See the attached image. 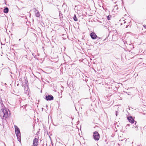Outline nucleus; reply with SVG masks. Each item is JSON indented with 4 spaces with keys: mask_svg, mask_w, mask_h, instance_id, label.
I'll return each mask as SVG.
<instances>
[{
    "mask_svg": "<svg viewBox=\"0 0 146 146\" xmlns=\"http://www.w3.org/2000/svg\"><path fill=\"white\" fill-rule=\"evenodd\" d=\"M137 146H141V144H139L137 145Z\"/></svg>",
    "mask_w": 146,
    "mask_h": 146,
    "instance_id": "aec40b11",
    "label": "nucleus"
},
{
    "mask_svg": "<svg viewBox=\"0 0 146 146\" xmlns=\"http://www.w3.org/2000/svg\"><path fill=\"white\" fill-rule=\"evenodd\" d=\"M96 38H97L98 40V39H100V38L99 36H97V37Z\"/></svg>",
    "mask_w": 146,
    "mask_h": 146,
    "instance_id": "6ab92c4d",
    "label": "nucleus"
},
{
    "mask_svg": "<svg viewBox=\"0 0 146 146\" xmlns=\"http://www.w3.org/2000/svg\"><path fill=\"white\" fill-rule=\"evenodd\" d=\"M123 21H124L123 23H126V22L124 20H123Z\"/></svg>",
    "mask_w": 146,
    "mask_h": 146,
    "instance_id": "412c9836",
    "label": "nucleus"
},
{
    "mask_svg": "<svg viewBox=\"0 0 146 146\" xmlns=\"http://www.w3.org/2000/svg\"><path fill=\"white\" fill-rule=\"evenodd\" d=\"M135 129L136 131L138 130V127L136 126L135 127Z\"/></svg>",
    "mask_w": 146,
    "mask_h": 146,
    "instance_id": "dca6fc26",
    "label": "nucleus"
},
{
    "mask_svg": "<svg viewBox=\"0 0 146 146\" xmlns=\"http://www.w3.org/2000/svg\"><path fill=\"white\" fill-rule=\"evenodd\" d=\"M45 99L47 101H51L53 100L54 97L51 95H48L46 96Z\"/></svg>",
    "mask_w": 146,
    "mask_h": 146,
    "instance_id": "39448f33",
    "label": "nucleus"
},
{
    "mask_svg": "<svg viewBox=\"0 0 146 146\" xmlns=\"http://www.w3.org/2000/svg\"><path fill=\"white\" fill-rule=\"evenodd\" d=\"M14 146H15V145H14Z\"/></svg>",
    "mask_w": 146,
    "mask_h": 146,
    "instance_id": "cd10ccee",
    "label": "nucleus"
},
{
    "mask_svg": "<svg viewBox=\"0 0 146 146\" xmlns=\"http://www.w3.org/2000/svg\"><path fill=\"white\" fill-rule=\"evenodd\" d=\"M32 55L35 58V56H36V55L35 54H34V53H33Z\"/></svg>",
    "mask_w": 146,
    "mask_h": 146,
    "instance_id": "a211bd4d",
    "label": "nucleus"
},
{
    "mask_svg": "<svg viewBox=\"0 0 146 146\" xmlns=\"http://www.w3.org/2000/svg\"><path fill=\"white\" fill-rule=\"evenodd\" d=\"M107 19L108 20H110V18L109 17V16L107 17Z\"/></svg>",
    "mask_w": 146,
    "mask_h": 146,
    "instance_id": "f3484780",
    "label": "nucleus"
},
{
    "mask_svg": "<svg viewBox=\"0 0 146 146\" xmlns=\"http://www.w3.org/2000/svg\"><path fill=\"white\" fill-rule=\"evenodd\" d=\"M19 40V41H20V40H21V39H20Z\"/></svg>",
    "mask_w": 146,
    "mask_h": 146,
    "instance_id": "a878e982",
    "label": "nucleus"
},
{
    "mask_svg": "<svg viewBox=\"0 0 146 146\" xmlns=\"http://www.w3.org/2000/svg\"><path fill=\"white\" fill-rule=\"evenodd\" d=\"M93 136L94 139L95 141H98L100 138V135L97 131H95L93 133Z\"/></svg>",
    "mask_w": 146,
    "mask_h": 146,
    "instance_id": "7ed1b4c3",
    "label": "nucleus"
},
{
    "mask_svg": "<svg viewBox=\"0 0 146 146\" xmlns=\"http://www.w3.org/2000/svg\"><path fill=\"white\" fill-rule=\"evenodd\" d=\"M73 19L75 21H78V19L76 17V15L74 14L73 17Z\"/></svg>",
    "mask_w": 146,
    "mask_h": 146,
    "instance_id": "f8f14e48",
    "label": "nucleus"
},
{
    "mask_svg": "<svg viewBox=\"0 0 146 146\" xmlns=\"http://www.w3.org/2000/svg\"><path fill=\"white\" fill-rule=\"evenodd\" d=\"M137 122L136 121H135V125L136 123Z\"/></svg>",
    "mask_w": 146,
    "mask_h": 146,
    "instance_id": "b1692460",
    "label": "nucleus"
},
{
    "mask_svg": "<svg viewBox=\"0 0 146 146\" xmlns=\"http://www.w3.org/2000/svg\"><path fill=\"white\" fill-rule=\"evenodd\" d=\"M15 129V132L16 135L18 140L20 142H21V132L20 130L19 127L16 125L14 126Z\"/></svg>",
    "mask_w": 146,
    "mask_h": 146,
    "instance_id": "f03ea898",
    "label": "nucleus"
},
{
    "mask_svg": "<svg viewBox=\"0 0 146 146\" xmlns=\"http://www.w3.org/2000/svg\"><path fill=\"white\" fill-rule=\"evenodd\" d=\"M10 114V111L8 109L5 108L4 107V108L1 109L0 116L3 117V119H6L9 117Z\"/></svg>",
    "mask_w": 146,
    "mask_h": 146,
    "instance_id": "f257e3e1",
    "label": "nucleus"
},
{
    "mask_svg": "<svg viewBox=\"0 0 146 146\" xmlns=\"http://www.w3.org/2000/svg\"><path fill=\"white\" fill-rule=\"evenodd\" d=\"M9 11V9L7 7L5 8L3 10V12L5 13H8Z\"/></svg>",
    "mask_w": 146,
    "mask_h": 146,
    "instance_id": "9b49d317",
    "label": "nucleus"
},
{
    "mask_svg": "<svg viewBox=\"0 0 146 146\" xmlns=\"http://www.w3.org/2000/svg\"><path fill=\"white\" fill-rule=\"evenodd\" d=\"M38 143V140L37 138H35L33 141V146H37Z\"/></svg>",
    "mask_w": 146,
    "mask_h": 146,
    "instance_id": "0eeeda50",
    "label": "nucleus"
},
{
    "mask_svg": "<svg viewBox=\"0 0 146 146\" xmlns=\"http://www.w3.org/2000/svg\"><path fill=\"white\" fill-rule=\"evenodd\" d=\"M119 112H118V111H115V115L116 116H117Z\"/></svg>",
    "mask_w": 146,
    "mask_h": 146,
    "instance_id": "2eb2a0df",
    "label": "nucleus"
},
{
    "mask_svg": "<svg viewBox=\"0 0 146 146\" xmlns=\"http://www.w3.org/2000/svg\"><path fill=\"white\" fill-rule=\"evenodd\" d=\"M128 26V25H127L126 26V28H127Z\"/></svg>",
    "mask_w": 146,
    "mask_h": 146,
    "instance_id": "4be33fe9",
    "label": "nucleus"
},
{
    "mask_svg": "<svg viewBox=\"0 0 146 146\" xmlns=\"http://www.w3.org/2000/svg\"><path fill=\"white\" fill-rule=\"evenodd\" d=\"M35 12L36 16L37 17H39L40 15L38 11L36 10Z\"/></svg>",
    "mask_w": 146,
    "mask_h": 146,
    "instance_id": "1a4fd4ad",
    "label": "nucleus"
},
{
    "mask_svg": "<svg viewBox=\"0 0 146 146\" xmlns=\"http://www.w3.org/2000/svg\"><path fill=\"white\" fill-rule=\"evenodd\" d=\"M112 88V86H110L108 88H106V91L107 92H108L110 94H113V90L112 89H111V88Z\"/></svg>",
    "mask_w": 146,
    "mask_h": 146,
    "instance_id": "20e7f679",
    "label": "nucleus"
},
{
    "mask_svg": "<svg viewBox=\"0 0 146 146\" xmlns=\"http://www.w3.org/2000/svg\"><path fill=\"white\" fill-rule=\"evenodd\" d=\"M127 119L128 120L129 122L131 123H133L135 122V120L132 118V116L128 117Z\"/></svg>",
    "mask_w": 146,
    "mask_h": 146,
    "instance_id": "6e6552de",
    "label": "nucleus"
},
{
    "mask_svg": "<svg viewBox=\"0 0 146 146\" xmlns=\"http://www.w3.org/2000/svg\"><path fill=\"white\" fill-rule=\"evenodd\" d=\"M90 36L91 38L93 39H96L97 37V36L96 34L94 32L90 33Z\"/></svg>",
    "mask_w": 146,
    "mask_h": 146,
    "instance_id": "423d86ee",
    "label": "nucleus"
},
{
    "mask_svg": "<svg viewBox=\"0 0 146 146\" xmlns=\"http://www.w3.org/2000/svg\"><path fill=\"white\" fill-rule=\"evenodd\" d=\"M3 143H4V146H6V145L5 143L3 142Z\"/></svg>",
    "mask_w": 146,
    "mask_h": 146,
    "instance_id": "5701e85b",
    "label": "nucleus"
},
{
    "mask_svg": "<svg viewBox=\"0 0 146 146\" xmlns=\"http://www.w3.org/2000/svg\"><path fill=\"white\" fill-rule=\"evenodd\" d=\"M127 126H129V124H127Z\"/></svg>",
    "mask_w": 146,
    "mask_h": 146,
    "instance_id": "393cba45",
    "label": "nucleus"
},
{
    "mask_svg": "<svg viewBox=\"0 0 146 146\" xmlns=\"http://www.w3.org/2000/svg\"><path fill=\"white\" fill-rule=\"evenodd\" d=\"M59 16H60V18H63V16H62V14L61 12L60 11H59Z\"/></svg>",
    "mask_w": 146,
    "mask_h": 146,
    "instance_id": "ddd939ff",
    "label": "nucleus"
},
{
    "mask_svg": "<svg viewBox=\"0 0 146 146\" xmlns=\"http://www.w3.org/2000/svg\"><path fill=\"white\" fill-rule=\"evenodd\" d=\"M121 25H122V23H121Z\"/></svg>",
    "mask_w": 146,
    "mask_h": 146,
    "instance_id": "bb28decb",
    "label": "nucleus"
},
{
    "mask_svg": "<svg viewBox=\"0 0 146 146\" xmlns=\"http://www.w3.org/2000/svg\"><path fill=\"white\" fill-rule=\"evenodd\" d=\"M118 9V7H117V5H115L114 8V10H117Z\"/></svg>",
    "mask_w": 146,
    "mask_h": 146,
    "instance_id": "4468645a",
    "label": "nucleus"
},
{
    "mask_svg": "<svg viewBox=\"0 0 146 146\" xmlns=\"http://www.w3.org/2000/svg\"><path fill=\"white\" fill-rule=\"evenodd\" d=\"M112 88H111V89H112L113 91V93L115 92L117 90V88L116 86H112Z\"/></svg>",
    "mask_w": 146,
    "mask_h": 146,
    "instance_id": "9d476101",
    "label": "nucleus"
}]
</instances>
